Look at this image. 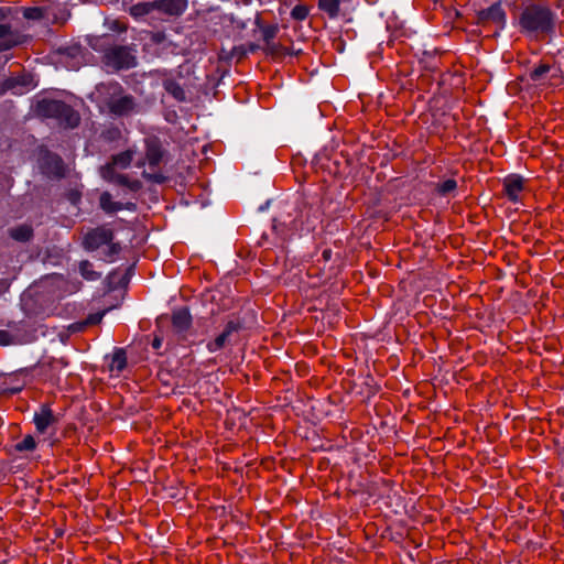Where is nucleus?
Returning <instances> with one entry per match:
<instances>
[{"label":"nucleus","instance_id":"1","mask_svg":"<svg viewBox=\"0 0 564 564\" xmlns=\"http://www.w3.org/2000/svg\"><path fill=\"white\" fill-rule=\"evenodd\" d=\"M96 89L110 115L115 117H129L138 112L135 98L127 94L120 83L116 80L101 83Z\"/></svg>","mask_w":564,"mask_h":564},{"label":"nucleus","instance_id":"2","mask_svg":"<svg viewBox=\"0 0 564 564\" xmlns=\"http://www.w3.org/2000/svg\"><path fill=\"white\" fill-rule=\"evenodd\" d=\"M519 24L523 33L539 40L553 33L555 14L546 6L532 3L523 9Z\"/></svg>","mask_w":564,"mask_h":564},{"label":"nucleus","instance_id":"3","mask_svg":"<svg viewBox=\"0 0 564 564\" xmlns=\"http://www.w3.org/2000/svg\"><path fill=\"white\" fill-rule=\"evenodd\" d=\"M36 117L55 119L61 127L76 128L80 122L79 113L68 104L57 99L42 98L33 106Z\"/></svg>","mask_w":564,"mask_h":564},{"label":"nucleus","instance_id":"4","mask_svg":"<svg viewBox=\"0 0 564 564\" xmlns=\"http://www.w3.org/2000/svg\"><path fill=\"white\" fill-rule=\"evenodd\" d=\"M101 63L111 72L134 68L138 65L135 48L128 45H111L104 51Z\"/></svg>","mask_w":564,"mask_h":564},{"label":"nucleus","instance_id":"5","mask_svg":"<svg viewBox=\"0 0 564 564\" xmlns=\"http://www.w3.org/2000/svg\"><path fill=\"white\" fill-rule=\"evenodd\" d=\"M242 329V323L239 318H232L227 322L223 332L212 341L207 344V349L210 352L218 351L230 345L236 335Z\"/></svg>","mask_w":564,"mask_h":564},{"label":"nucleus","instance_id":"6","mask_svg":"<svg viewBox=\"0 0 564 564\" xmlns=\"http://www.w3.org/2000/svg\"><path fill=\"white\" fill-rule=\"evenodd\" d=\"M115 238V234L106 226H98L86 232L83 238V247L87 251H95L102 246L110 243Z\"/></svg>","mask_w":564,"mask_h":564},{"label":"nucleus","instance_id":"7","mask_svg":"<svg viewBox=\"0 0 564 564\" xmlns=\"http://www.w3.org/2000/svg\"><path fill=\"white\" fill-rule=\"evenodd\" d=\"M477 23L482 26L496 25L498 30H501L506 24V12L500 3H494L477 13Z\"/></svg>","mask_w":564,"mask_h":564},{"label":"nucleus","instance_id":"8","mask_svg":"<svg viewBox=\"0 0 564 564\" xmlns=\"http://www.w3.org/2000/svg\"><path fill=\"white\" fill-rule=\"evenodd\" d=\"M42 173L50 178L59 180L65 176V166L62 158L52 152H45L41 158Z\"/></svg>","mask_w":564,"mask_h":564},{"label":"nucleus","instance_id":"9","mask_svg":"<svg viewBox=\"0 0 564 564\" xmlns=\"http://www.w3.org/2000/svg\"><path fill=\"white\" fill-rule=\"evenodd\" d=\"M171 323L173 332L178 336L180 339L185 340L193 323V317L189 313V310L187 307H180L174 310L172 312Z\"/></svg>","mask_w":564,"mask_h":564},{"label":"nucleus","instance_id":"10","mask_svg":"<svg viewBox=\"0 0 564 564\" xmlns=\"http://www.w3.org/2000/svg\"><path fill=\"white\" fill-rule=\"evenodd\" d=\"M29 36L18 30H13L9 24H0V52L9 51L15 46L24 44Z\"/></svg>","mask_w":564,"mask_h":564},{"label":"nucleus","instance_id":"11","mask_svg":"<svg viewBox=\"0 0 564 564\" xmlns=\"http://www.w3.org/2000/svg\"><path fill=\"white\" fill-rule=\"evenodd\" d=\"M100 175L105 181L126 186L132 192H139L142 188V183L139 180H130L124 174H118L112 166H101Z\"/></svg>","mask_w":564,"mask_h":564},{"label":"nucleus","instance_id":"12","mask_svg":"<svg viewBox=\"0 0 564 564\" xmlns=\"http://www.w3.org/2000/svg\"><path fill=\"white\" fill-rule=\"evenodd\" d=\"M145 144V161L150 169H154L161 163L164 151L161 142L156 138L148 139Z\"/></svg>","mask_w":564,"mask_h":564},{"label":"nucleus","instance_id":"13","mask_svg":"<svg viewBox=\"0 0 564 564\" xmlns=\"http://www.w3.org/2000/svg\"><path fill=\"white\" fill-rule=\"evenodd\" d=\"M524 181L519 175H509L503 180V192L506 196L512 200L517 202L519 199L520 193L524 188Z\"/></svg>","mask_w":564,"mask_h":564},{"label":"nucleus","instance_id":"14","mask_svg":"<svg viewBox=\"0 0 564 564\" xmlns=\"http://www.w3.org/2000/svg\"><path fill=\"white\" fill-rule=\"evenodd\" d=\"M155 10L169 15H181L186 7L187 0H155Z\"/></svg>","mask_w":564,"mask_h":564},{"label":"nucleus","instance_id":"15","mask_svg":"<svg viewBox=\"0 0 564 564\" xmlns=\"http://www.w3.org/2000/svg\"><path fill=\"white\" fill-rule=\"evenodd\" d=\"M8 236L17 242L26 243L33 240L34 229L30 224H20L9 228Z\"/></svg>","mask_w":564,"mask_h":564},{"label":"nucleus","instance_id":"16","mask_svg":"<svg viewBox=\"0 0 564 564\" xmlns=\"http://www.w3.org/2000/svg\"><path fill=\"white\" fill-rule=\"evenodd\" d=\"M56 422L53 411L48 405H43L40 413L34 416V423L39 432L44 433L46 429Z\"/></svg>","mask_w":564,"mask_h":564},{"label":"nucleus","instance_id":"17","mask_svg":"<svg viewBox=\"0 0 564 564\" xmlns=\"http://www.w3.org/2000/svg\"><path fill=\"white\" fill-rule=\"evenodd\" d=\"M30 84L28 76L8 77L2 82V90H11L14 94H23V89Z\"/></svg>","mask_w":564,"mask_h":564},{"label":"nucleus","instance_id":"18","mask_svg":"<svg viewBox=\"0 0 564 564\" xmlns=\"http://www.w3.org/2000/svg\"><path fill=\"white\" fill-rule=\"evenodd\" d=\"M133 151L127 150L121 153L115 154L111 156V161L107 163L105 166H112V170L116 171V167L127 169L133 159Z\"/></svg>","mask_w":564,"mask_h":564},{"label":"nucleus","instance_id":"19","mask_svg":"<svg viewBox=\"0 0 564 564\" xmlns=\"http://www.w3.org/2000/svg\"><path fill=\"white\" fill-rule=\"evenodd\" d=\"M100 208L107 214H113L123 209V204L120 202H113L111 194L104 192L99 197Z\"/></svg>","mask_w":564,"mask_h":564},{"label":"nucleus","instance_id":"20","mask_svg":"<svg viewBox=\"0 0 564 564\" xmlns=\"http://www.w3.org/2000/svg\"><path fill=\"white\" fill-rule=\"evenodd\" d=\"M164 89L173 96L177 101H185L186 95L184 89L171 77H166L163 79Z\"/></svg>","mask_w":564,"mask_h":564},{"label":"nucleus","instance_id":"21","mask_svg":"<svg viewBox=\"0 0 564 564\" xmlns=\"http://www.w3.org/2000/svg\"><path fill=\"white\" fill-rule=\"evenodd\" d=\"M127 367V354L123 348H117L111 357L109 368L111 371L121 372Z\"/></svg>","mask_w":564,"mask_h":564},{"label":"nucleus","instance_id":"22","mask_svg":"<svg viewBox=\"0 0 564 564\" xmlns=\"http://www.w3.org/2000/svg\"><path fill=\"white\" fill-rule=\"evenodd\" d=\"M154 10H155L154 1L140 2V3L133 4L132 7H130L129 13L131 17L139 19V18L150 14Z\"/></svg>","mask_w":564,"mask_h":564},{"label":"nucleus","instance_id":"23","mask_svg":"<svg viewBox=\"0 0 564 564\" xmlns=\"http://www.w3.org/2000/svg\"><path fill=\"white\" fill-rule=\"evenodd\" d=\"M273 229L276 230L282 236H286L289 231L296 229L295 220H289L285 218H274L273 219Z\"/></svg>","mask_w":564,"mask_h":564},{"label":"nucleus","instance_id":"24","mask_svg":"<svg viewBox=\"0 0 564 564\" xmlns=\"http://www.w3.org/2000/svg\"><path fill=\"white\" fill-rule=\"evenodd\" d=\"M340 0H318V8L334 19L339 13Z\"/></svg>","mask_w":564,"mask_h":564},{"label":"nucleus","instance_id":"25","mask_svg":"<svg viewBox=\"0 0 564 564\" xmlns=\"http://www.w3.org/2000/svg\"><path fill=\"white\" fill-rule=\"evenodd\" d=\"M79 272L84 279L89 281L98 280L101 276V273L93 270V263L88 260L79 262Z\"/></svg>","mask_w":564,"mask_h":564},{"label":"nucleus","instance_id":"26","mask_svg":"<svg viewBox=\"0 0 564 564\" xmlns=\"http://www.w3.org/2000/svg\"><path fill=\"white\" fill-rule=\"evenodd\" d=\"M105 312H98L94 314H89L88 317L83 323H76L72 325L73 330H83L86 326L97 325L101 322Z\"/></svg>","mask_w":564,"mask_h":564},{"label":"nucleus","instance_id":"27","mask_svg":"<svg viewBox=\"0 0 564 564\" xmlns=\"http://www.w3.org/2000/svg\"><path fill=\"white\" fill-rule=\"evenodd\" d=\"M107 281H108L109 288L111 290H115V289L122 288V286L127 285L128 276H127V273L123 275H119L118 271H112L107 276Z\"/></svg>","mask_w":564,"mask_h":564},{"label":"nucleus","instance_id":"28","mask_svg":"<svg viewBox=\"0 0 564 564\" xmlns=\"http://www.w3.org/2000/svg\"><path fill=\"white\" fill-rule=\"evenodd\" d=\"M36 447V442L32 435H26L21 442L14 445L18 452H32Z\"/></svg>","mask_w":564,"mask_h":564},{"label":"nucleus","instance_id":"29","mask_svg":"<svg viewBox=\"0 0 564 564\" xmlns=\"http://www.w3.org/2000/svg\"><path fill=\"white\" fill-rule=\"evenodd\" d=\"M23 17L28 20H42L45 17V10L40 7L25 8L23 10Z\"/></svg>","mask_w":564,"mask_h":564},{"label":"nucleus","instance_id":"30","mask_svg":"<svg viewBox=\"0 0 564 564\" xmlns=\"http://www.w3.org/2000/svg\"><path fill=\"white\" fill-rule=\"evenodd\" d=\"M457 187V182L454 178H448L442 183L436 184V192L441 195H448Z\"/></svg>","mask_w":564,"mask_h":564},{"label":"nucleus","instance_id":"31","mask_svg":"<svg viewBox=\"0 0 564 564\" xmlns=\"http://www.w3.org/2000/svg\"><path fill=\"white\" fill-rule=\"evenodd\" d=\"M278 32H279L278 24H269L265 28H263L261 30V33H262V40H263L264 44L273 42Z\"/></svg>","mask_w":564,"mask_h":564},{"label":"nucleus","instance_id":"32","mask_svg":"<svg viewBox=\"0 0 564 564\" xmlns=\"http://www.w3.org/2000/svg\"><path fill=\"white\" fill-rule=\"evenodd\" d=\"M550 69L551 67L549 64L541 63L534 69L531 70L530 78L533 82H540L543 79L544 75L550 72Z\"/></svg>","mask_w":564,"mask_h":564},{"label":"nucleus","instance_id":"33","mask_svg":"<svg viewBox=\"0 0 564 564\" xmlns=\"http://www.w3.org/2000/svg\"><path fill=\"white\" fill-rule=\"evenodd\" d=\"M142 176L148 180L149 182L155 183V184H163L166 182L167 177L164 176L161 172H142Z\"/></svg>","mask_w":564,"mask_h":564},{"label":"nucleus","instance_id":"34","mask_svg":"<svg viewBox=\"0 0 564 564\" xmlns=\"http://www.w3.org/2000/svg\"><path fill=\"white\" fill-rule=\"evenodd\" d=\"M307 15H308V8L303 4L295 6L291 11V17L297 21L305 20L307 18Z\"/></svg>","mask_w":564,"mask_h":564},{"label":"nucleus","instance_id":"35","mask_svg":"<svg viewBox=\"0 0 564 564\" xmlns=\"http://www.w3.org/2000/svg\"><path fill=\"white\" fill-rule=\"evenodd\" d=\"M106 246L108 248L104 251L105 259L111 261L121 251V246L119 242H113V240Z\"/></svg>","mask_w":564,"mask_h":564},{"label":"nucleus","instance_id":"36","mask_svg":"<svg viewBox=\"0 0 564 564\" xmlns=\"http://www.w3.org/2000/svg\"><path fill=\"white\" fill-rule=\"evenodd\" d=\"M263 50L268 55H271V56H276V55L281 54L282 52H286L285 47H283L281 44L274 43V42L267 43L264 45Z\"/></svg>","mask_w":564,"mask_h":564},{"label":"nucleus","instance_id":"37","mask_svg":"<svg viewBox=\"0 0 564 564\" xmlns=\"http://www.w3.org/2000/svg\"><path fill=\"white\" fill-rule=\"evenodd\" d=\"M150 40L154 44H161L165 40V35L162 31L150 32Z\"/></svg>","mask_w":564,"mask_h":564},{"label":"nucleus","instance_id":"38","mask_svg":"<svg viewBox=\"0 0 564 564\" xmlns=\"http://www.w3.org/2000/svg\"><path fill=\"white\" fill-rule=\"evenodd\" d=\"M13 339L12 336L7 330L0 329V345H10L12 344Z\"/></svg>","mask_w":564,"mask_h":564},{"label":"nucleus","instance_id":"39","mask_svg":"<svg viewBox=\"0 0 564 564\" xmlns=\"http://www.w3.org/2000/svg\"><path fill=\"white\" fill-rule=\"evenodd\" d=\"M254 23L260 31L267 26L265 24H263L260 13H257Z\"/></svg>","mask_w":564,"mask_h":564},{"label":"nucleus","instance_id":"40","mask_svg":"<svg viewBox=\"0 0 564 564\" xmlns=\"http://www.w3.org/2000/svg\"><path fill=\"white\" fill-rule=\"evenodd\" d=\"M161 345H162V338H161V337L155 336V337H154V339H153V341H152V347H153L154 349H159V348L161 347Z\"/></svg>","mask_w":564,"mask_h":564},{"label":"nucleus","instance_id":"41","mask_svg":"<svg viewBox=\"0 0 564 564\" xmlns=\"http://www.w3.org/2000/svg\"><path fill=\"white\" fill-rule=\"evenodd\" d=\"M234 52L239 54V58H242L247 55V50H245L242 46L235 47Z\"/></svg>","mask_w":564,"mask_h":564},{"label":"nucleus","instance_id":"42","mask_svg":"<svg viewBox=\"0 0 564 564\" xmlns=\"http://www.w3.org/2000/svg\"><path fill=\"white\" fill-rule=\"evenodd\" d=\"M322 257L324 258L325 261H328L332 257V250H329V249L324 250L322 253Z\"/></svg>","mask_w":564,"mask_h":564},{"label":"nucleus","instance_id":"43","mask_svg":"<svg viewBox=\"0 0 564 564\" xmlns=\"http://www.w3.org/2000/svg\"><path fill=\"white\" fill-rule=\"evenodd\" d=\"M258 48H259V45L251 43V44H249V46H248L247 53H248V52H250V53H254Z\"/></svg>","mask_w":564,"mask_h":564},{"label":"nucleus","instance_id":"44","mask_svg":"<svg viewBox=\"0 0 564 564\" xmlns=\"http://www.w3.org/2000/svg\"><path fill=\"white\" fill-rule=\"evenodd\" d=\"M135 204L134 203H127V204H123V209H129V210H134L135 209Z\"/></svg>","mask_w":564,"mask_h":564},{"label":"nucleus","instance_id":"45","mask_svg":"<svg viewBox=\"0 0 564 564\" xmlns=\"http://www.w3.org/2000/svg\"><path fill=\"white\" fill-rule=\"evenodd\" d=\"M6 18V13L2 9H0V20H3Z\"/></svg>","mask_w":564,"mask_h":564}]
</instances>
